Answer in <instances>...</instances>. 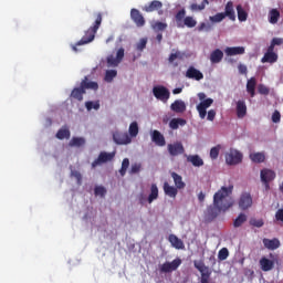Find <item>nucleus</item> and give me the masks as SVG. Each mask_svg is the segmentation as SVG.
Returning a JSON list of instances; mask_svg holds the SVG:
<instances>
[{
    "mask_svg": "<svg viewBox=\"0 0 283 283\" xmlns=\"http://www.w3.org/2000/svg\"><path fill=\"white\" fill-rule=\"evenodd\" d=\"M233 186L229 187H221L214 195H213V205L218 207V209L222 211H229L231 207L234 205L233 197Z\"/></svg>",
    "mask_w": 283,
    "mask_h": 283,
    "instance_id": "1",
    "label": "nucleus"
},
{
    "mask_svg": "<svg viewBox=\"0 0 283 283\" xmlns=\"http://www.w3.org/2000/svg\"><path fill=\"white\" fill-rule=\"evenodd\" d=\"M95 21L93 25L85 31L84 36L76 43V45H87V43H92L94 39H96V33L98 32V28L103 23V13L97 12L94 14Z\"/></svg>",
    "mask_w": 283,
    "mask_h": 283,
    "instance_id": "2",
    "label": "nucleus"
},
{
    "mask_svg": "<svg viewBox=\"0 0 283 283\" xmlns=\"http://www.w3.org/2000/svg\"><path fill=\"white\" fill-rule=\"evenodd\" d=\"M85 90H98V83L96 82H88L87 76L81 82L80 87L73 88L71 93V97L75 98V101H83V94H85Z\"/></svg>",
    "mask_w": 283,
    "mask_h": 283,
    "instance_id": "3",
    "label": "nucleus"
},
{
    "mask_svg": "<svg viewBox=\"0 0 283 283\" xmlns=\"http://www.w3.org/2000/svg\"><path fill=\"white\" fill-rule=\"evenodd\" d=\"M175 21L177 23V28H196L198 25V21L193 19V17H187V10L181 9L175 15Z\"/></svg>",
    "mask_w": 283,
    "mask_h": 283,
    "instance_id": "4",
    "label": "nucleus"
},
{
    "mask_svg": "<svg viewBox=\"0 0 283 283\" xmlns=\"http://www.w3.org/2000/svg\"><path fill=\"white\" fill-rule=\"evenodd\" d=\"M198 98L201 103L197 105V112L199 113L200 118L205 119L207 118V109L213 105V98H207V94L205 93H198Z\"/></svg>",
    "mask_w": 283,
    "mask_h": 283,
    "instance_id": "5",
    "label": "nucleus"
},
{
    "mask_svg": "<svg viewBox=\"0 0 283 283\" xmlns=\"http://www.w3.org/2000/svg\"><path fill=\"white\" fill-rule=\"evenodd\" d=\"M153 94L155 98H157V101H161V103H167L171 96L169 90L163 85L153 87Z\"/></svg>",
    "mask_w": 283,
    "mask_h": 283,
    "instance_id": "6",
    "label": "nucleus"
},
{
    "mask_svg": "<svg viewBox=\"0 0 283 283\" xmlns=\"http://www.w3.org/2000/svg\"><path fill=\"white\" fill-rule=\"evenodd\" d=\"M115 156H116V153H107V151L99 153L98 157L92 163V168L96 169L98 165L111 163V160H114Z\"/></svg>",
    "mask_w": 283,
    "mask_h": 283,
    "instance_id": "7",
    "label": "nucleus"
},
{
    "mask_svg": "<svg viewBox=\"0 0 283 283\" xmlns=\"http://www.w3.org/2000/svg\"><path fill=\"white\" fill-rule=\"evenodd\" d=\"M242 153L235 149H230V151L226 154L227 165H240V163H242Z\"/></svg>",
    "mask_w": 283,
    "mask_h": 283,
    "instance_id": "8",
    "label": "nucleus"
},
{
    "mask_svg": "<svg viewBox=\"0 0 283 283\" xmlns=\"http://www.w3.org/2000/svg\"><path fill=\"white\" fill-rule=\"evenodd\" d=\"M251 207H253V197H251V193H241L239 199V209L247 211V209H251Z\"/></svg>",
    "mask_w": 283,
    "mask_h": 283,
    "instance_id": "9",
    "label": "nucleus"
},
{
    "mask_svg": "<svg viewBox=\"0 0 283 283\" xmlns=\"http://www.w3.org/2000/svg\"><path fill=\"white\" fill-rule=\"evenodd\" d=\"M113 140L116 145H129L132 137L127 133L116 130L113 133Z\"/></svg>",
    "mask_w": 283,
    "mask_h": 283,
    "instance_id": "10",
    "label": "nucleus"
},
{
    "mask_svg": "<svg viewBox=\"0 0 283 283\" xmlns=\"http://www.w3.org/2000/svg\"><path fill=\"white\" fill-rule=\"evenodd\" d=\"M182 264V260L180 259H175L171 262H165L160 266V272L161 273H172V271H177L178 268Z\"/></svg>",
    "mask_w": 283,
    "mask_h": 283,
    "instance_id": "11",
    "label": "nucleus"
},
{
    "mask_svg": "<svg viewBox=\"0 0 283 283\" xmlns=\"http://www.w3.org/2000/svg\"><path fill=\"white\" fill-rule=\"evenodd\" d=\"M130 19L137 28H143L147 23L145 17L143 15V13H140L138 9L130 10Z\"/></svg>",
    "mask_w": 283,
    "mask_h": 283,
    "instance_id": "12",
    "label": "nucleus"
},
{
    "mask_svg": "<svg viewBox=\"0 0 283 283\" xmlns=\"http://www.w3.org/2000/svg\"><path fill=\"white\" fill-rule=\"evenodd\" d=\"M186 78H192V81H202V78H205V74H202L200 70L196 69V66H189L186 71Z\"/></svg>",
    "mask_w": 283,
    "mask_h": 283,
    "instance_id": "13",
    "label": "nucleus"
},
{
    "mask_svg": "<svg viewBox=\"0 0 283 283\" xmlns=\"http://www.w3.org/2000/svg\"><path fill=\"white\" fill-rule=\"evenodd\" d=\"M275 180V171L271 169H262L261 170V181L265 184L266 189H269V184Z\"/></svg>",
    "mask_w": 283,
    "mask_h": 283,
    "instance_id": "14",
    "label": "nucleus"
},
{
    "mask_svg": "<svg viewBox=\"0 0 283 283\" xmlns=\"http://www.w3.org/2000/svg\"><path fill=\"white\" fill-rule=\"evenodd\" d=\"M168 151L170 156H180V154H185V146H182V143L180 142L169 144Z\"/></svg>",
    "mask_w": 283,
    "mask_h": 283,
    "instance_id": "15",
    "label": "nucleus"
},
{
    "mask_svg": "<svg viewBox=\"0 0 283 283\" xmlns=\"http://www.w3.org/2000/svg\"><path fill=\"white\" fill-rule=\"evenodd\" d=\"M261 271L269 272L273 271V266H275V262L273 260L266 259L265 256H262L259 261Z\"/></svg>",
    "mask_w": 283,
    "mask_h": 283,
    "instance_id": "16",
    "label": "nucleus"
},
{
    "mask_svg": "<svg viewBox=\"0 0 283 283\" xmlns=\"http://www.w3.org/2000/svg\"><path fill=\"white\" fill-rule=\"evenodd\" d=\"M170 109L176 114H182L187 112V104L182 99H177L170 105Z\"/></svg>",
    "mask_w": 283,
    "mask_h": 283,
    "instance_id": "17",
    "label": "nucleus"
},
{
    "mask_svg": "<svg viewBox=\"0 0 283 283\" xmlns=\"http://www.w3.org/2000/svg\"><path fill=\"white\" fill-rule=\"evenodd\" d=\"M263 244L265 249H269V251H275L276 249H280V239H263Z\"/></svg>",
    "mask_w": 283,
    "mask_h": 283,
    "instance_id": "18",
    "label": "nucleus"
},
{
    "mask_svg": "<svg viewBox=\"0 0 283 283\" xmlns=\"http://www.w3.org/2000/svg\"><path fill=\"white\" fill-rule=\"evenodd\" d=\"M168 241L170 242L171 247L178 251L185 249V242H182V240L179 239L176 234H170Z\"/></svg>",
    "mask_w": 283,
    "mask_h": 283,
    "instance_id": "19",
    "label": "nucleus"
},
{
    "mask_svg": "<svg viewBox=\"0 0 283 283\" xmlns=\"http://www.w3.org/2000/svg\"><path fill=\"white\" fill-rule=\"evenodd\" d=\"M227 56H238L240 54H244L245 49L244 46H228L224 50Z\"/></svg>",
    "mask_w": 283,
    "mask_h": 283,
    "instance_id": "20",
    "label": "nucleus"
},
{
    "mask_svg": "<svg viewBox=\"0 0 283 283\" xmlns=\"http://www.w3.org/2000/svg\"><path fill=\"white\" fill-rule=\"evenodd\" d=\"M224 17H228L230 21H235V10L233 9V1H228L223 12Z\"/></svg>",
    "mask_w": 283,
    "mask_h": 283,
    "instance_id": "21",
    "label": "nucleus"
},
{
    "mask_svg": "<svg viewBox=\"0 0 283 283\" xmlns=\"http://www.w3.org/2000/svg\"><path fill=\"white\" fill-rule=\"evenodd\" d=\"M163 9V2L154 0L150 3L146 4L143 10L144 12H156V10Z\"/></svg>",
    "mask_w": 283,
    "mask_h": 283,
    "instance_id": "22",
    "label": "nucleus"
},
{
    "mask_svg": "<svg viewBox=\"0 0 283 283\" xmlns=\"http://www.w3.org/2000/svg\"><path fill=\"white\" fill-rule=\"evenodd\" d=\"M237 116L238 118H244L247 116V102L243 99L237 102Z\"/></svg>",
    "mask_w": 283,
    "mask_h": 283,
    "instance_id": "23",
    "label": "nucleus"
},
{
    "mask_svg": "<svg viewBox=\"0 0 283 283\" xmlns=\"http://www.w3.org/2000/svg\"><path fill=\"white\" fill-rule=\"evenodd\" d=\"M164 193L169 198H176L178 196V188L170 186L169 182L164 184Z\"/></svg>",
    "mask_w": 283,
    "mask_h": 283,
    "instance_id": "24",
    "label": "nucleus"
},
{
    "mask_svg": "<svg viewBox=\"0 0 283 283\" xmlns=\"http://www.w3.org/2000/svg\"><path fill=\"white\" fill-rule=\"evenodd\" d=\"M220 210L218 207H216V205L213 206H209L207 208V212H206V217L208 218V220H216V218H218V213H220Z\"/></svg>",
    "mask_w": 283,
    "mask_h": 283,
    "instance_id": "25",
    "label": "nucleus"
},
{
    "mask_svg": "<svg viewBox=\"0 0 283 283\" xmlns=\"http://www.w3.org/2000/svg\"><path fill=\"white\" fill-rule=\"evenodd\" d=\"M224 59V53L220 49H216L210 54V61L211 63H220Z\"/></svg>",
    "mask_w": 283,
    "mask_h": 283,
    "instance_id": "26",
    "label": "nucleus"
},
{
    "mask_svg": "<svg viewBox=\"0 0 283 283\" xmlns=\"http://www.w3.org/2000/svg\"><path fill=\"white\" fill-rule=\"evenodd\" d=\"M151 138H153V143L157 144L158 147H165V145H166L165 136H163V134H160V132L154 130Z\"/></svg>",
    "mask_w": 283,
    "mask_h": 283,
    "instance_id": "27",
    "label": "nucleus"
},
{
    "mask_svg": "<svg viewBox=\"0 0 283 283\" xmlns=\"http://www.w3.org/2000/svg\"><path fill=\"white\" fill-rule=\"evenodd\" d=\"M255 85H258V81L255 80V77H251L250 80H248L247 92L248 94H250L251 98L255 96Z\"/></svg>",
    "mask_w": 283,
    "mask_h": 283,
    "instance_id": "28",
    "label": "nucleus"
},
{
    "mask_svg": "<svg viewBox=\"0 0 283 283\" xmlns=\"http://www.w3.org/2000/svg\"><path fill=\"white\" fill-rule=\"evenodd\" d=\"M171 178L177 189H185L187 187V184L182 181V176L178 175V172H171Z\"/></svg>",
    "mask_w": 283,
    "mask_h": 283,
    "instance_id": "29",
    "label": "nucleus"
},
{
    "mask_svg": "<svg viewBox=\"0 0 283 283\" xmlns=\"http://www.w3.org/2000/svg\"><path fill=\"white\" fill-rule=\"evenodd\" d=\"M187 161L191 163L193 167H202L205 165V160H202L198 155H189L187 157Z\"/></svg>",
    "mask_w": 283,
    "mask_h": 283,
    "instance_id": "30",
    "label": "nucleus"
},
{
    "mask_svg": "<svg viewBox=\"0 0 283 283\" xmlns=\"http://www.w3.org/2000/svg\"><path fill=\"white\" fill-rule=\"evenodd\" d=\"M146 200H147L148 205H151V202H154V200H158V186L156 184L151 185L150 193Z\"/></svg>",
    "mask_w": 283,
    "mask_h": 283,
    "instance_id": "31",
    "label": "nucleus"
},
{
    "mask_svg": "<svg viewBox=\"0 0 283 283\" xmlns=\"http://www.w3.org/2000/svg\"><path fill=\"white\" fill-rule=\"evenodd\" d=\"M185 125H187V119L182 118H172L169 122L170 129H178L179 127H185Z\"/></svg>",
    "mask_w": 283,
    "mask_h": 283,
    "instance_id": "32",
    "label": "nucleus"
},
{
    "mask_svg": "<svg viewBox=\"0 0 283 283\" xmlns=\"http://www.w3.org/2000/svg\"><path fill=\"white\" fill-rule=\"evenodd\" d=\"M276 62H277V55L275 54V52H266L261 60V63H276Z\"/></svg>",
    "mask_w": 283,
    "mask_h": 283,
    "instance_id": "33",
    "label": "nucleus"
},
{
    "mask_svg": "<svg viewBox=\"0 0 283 283\" xmlns=\"http://www.w3.org/2000/svg\"><path fill=\"white\" fill-rule=\"evenodd\" d=\"M280 21V11L277 9H272L269 12V23L275 25Z\"/></svg>",
    "mask_w": 283,
    "mask_h": 283,
    "instance_id": "34",
    "label": "nucleus"
},
{
    "mask_svg": "<svg viewBox=\"0 0 283 283\" xmlns=\"http://www.w3.org/2000/svg\"><path fill=\"white\" fill-rule=\"evenodd\" d=\"M237 14H238L239 21L241 22H244L247 21V19H249V13H247L242 4L237 6Z\"/></svg>",
    "mask_w": 283,
    "mask_h": 283,
    "instance_id": "35",
    "label": "nucleus"
},
{
    "mask_svg": "<svg viewBox=\"0 0 283 283\" xmlns=\"http://www.w3.org/2000/svg\"><path fill=\"white\" fill-rule=\"evenodd\" d=\"M207 6H209V0H202L200 4L192 3L190 10H192V12H201Z\"/></svg>",
    "mask_w": 283,
    "mask_h": 283,
    "instance_id": "36",
    "label": "nucleus"
},
{
    "mask_svg": "<svg viewBox=\"0 0 283 283\" xmlns=\"http://www.w3.org/2000/svg\"><path fill=\"white\" fill-rule=\"evenodd\" d=\"M70 147H83L85 145V138L83 137H73L70 143Z\"/></svg>",
    "mask_w": 283,
    "mask_h": 283,
    "instance_id": "37",
    "label": "nucleus"
},
{
    "mask_svg": "<svg viewBox=\"0 0 283 283\" xmlns=\"http://www.w3.org/2000/svg\"><path fill=\"white\" fill-rule=\"evenodd\" d=\"M250 159L252 163H264L266 160V157L263 153H253L250 155Z\"/></svg>",
    "mask_w": 283,
    "mask_h": 283,
    "instance_id": "38",
    "label": "nucleus"
},
{
    "mask_svg": "<svg viewBox=\"0 0 283 283\" xmlns=\"http://www.w3.org/2000/svg\"><path fill=\"white\" fill-rule=\"evenodd\" d=\"M70 135L71 134H70V129L69 128H61V129L57 130L55 136H56V138L59 140H64V138L69 139Z\"/></svg>",
    "mask_w": 283,
    "mask_h": 283,
    "instance_id": "39",
    "label": "nucleus"
},
{
    "mask_svg": "<svg viewBox=\"0 0 283 283\" xmlns=\"http://www.w3.org/2000/svg\"><path fill=\"white\" fill-rule=\"evenodd\" d=\"M247 222V214L240 213L238 218L234 219L233 221V227L238 229L239 227H242Z\"/></svg>",
    "mask_w": 283,
    "mask_h": 283,
    "instance_id": "40",
    "label": "nucleus"
},
{
    "mask_svg": "<svg viewBox=\"0 0 283 283\" xmlns=\"http://www.w3.org/2000/svg\"><path fill=\"white\" fill-rule=\"evenodd\" d=\"M128 133H129V136H132V138H136L138 136V123L137 122L130 123Z\"/></svg>",
    "mask_w": 283,
    "mask_h": 283,
    "instance_id": "41",
    "label": "nucleus"
},
{
    "mask_svg": "<svg viewBox=\"0 0 283 283\" xmlns=\"http://www.w3.org/2000/svg\"><path fill=\"white\" fill-rule=\"evenodd\" d=\"M118 72L116 70H108L105 74V81L106 83H112L114 78H116Z\"/></svg>",
    "mask_w": 283,
    "mask_h": 283,
    "instance_id": "42",
    "label": "nucleus"
},
{
    "mask_svg": "<svg viewBox=\"0 0 283 283\" xmlns=\"http://www.w3.org/2000/svg\"><path fill=\"white\" fill-rule=\"evenodd\" d=\"M224 19H227V17L223 14V12L217 13L212 17H210V21L212 23H220L222 21H224Z\"/></svg>",
    "mask_w": 283,
    "mask_h": 283,
    "instance_id": "43",
    "label": "nucleus"
},
{
    "mask_svg": "<svg viewBox=\"0 0 283 283\" xmlns=\"http://www.w3.org/2000/svg\"><path fill=\"white\" fill-rule=\"evenodd\" d=\"M250 224L251 227H256V229H262L264 227V220L252 218L250 219Z\"/></svg>",
    "mask_w": 283,
    "mask_h": 283,
    "instance_id": "44",
    "label": "nucleus"
},
{
    "mask_svg": "<svg viewBox=\"0 0 283 283\" xmlns=\"http://www.w3.org/2000/svg\"><path fill=\"white\" fill-rule=\"evenodd\" d=\"M153 29L158 32H165L167 30V23L157 21L153 24Z\"/></svg>",
    "mask_w": 283,
    "mask_h": 283,
    "instance_id": "45",
    "label": "nucleus"
},
{
    "mask_svg": "<svg viewBox=\"0 0 283 283\" xmlns=\"http://www.w3.org/2000/svg\"><path fill=\"white\" fill-rule=\"evenodd\" d=\"M85 107L88 112H92V109H101V104L98 102H86Z\"/></svg>",
    "mask_w": 283,
    "mask_h": 283,
    "instance_id": "46",
    "label": "nucleus"
},
{
    "mask_svg": "<svg viewBox=\"0 0 283 283\" xmlns=\"http://www.w3.org/2000/svg\"><path fill=\"white\" fill-rule=\"evenodd\" d=\"M147 48V38H142L139 42L136 44L137 52H143Z\"/></svg>",
    "mask_w": 283,
    "mask_h": 283,
    "instance_id": "47",
    "label": "nucleus"
},
{
    "mask_svg": "<svg viewBox=\"0 0 283 283\" xmlns=\"http://www.w3.org/2000/svg\"><path fill=\"white\" fill-rule=\"evenodd\" d=\"M218 156H220V146L212 147L210 149V158L217 160Z\"/></svg>",
    "mask_w": 283,
    "mask_h": 283,
    "instance_id": "48",
    "label": "nucleus"
},
{
    "mask_svg": "<svg viewBox=\"0 0 283 283\" xmlns=\"http://www.w3.org/2000/svg\"><path fill=\"white\" fill-rule=\"evenodd\" d=\"M258 92H259V94H262L263 96H269L271 90H269V87L264 84H259Z\"/></svg>",
    "mask_w": 283,
    "mask_h": 283,
    "instance_id": "49",
    "label": "nucleus"
},
{
    "mask_svg": "<svg viewBox=\"0 0 283 283\" xmlns=\"http://www.w3.org/2000/svg\"><path fill=\"white\" fill-rule=\"evenodd\" d=\"M227 258H229V249L222 248L218 253V259L224 261Z\"/></svg>",
    "mask_w": 283,
    "mask_h": 283,
    "instance_id": "50",
    "label": "nucleus"
},
{
    "mask_svg": "<svg viewBox=\"0 0 283 283\" xmlns=\"http://www.w3.org/2000/svg\"><path fill=\"white\" fill-rule=\"evenodd\" d=\"M119 60L114 57L113 55H109L107 57V64L111 66V67H117V65L119 64Z\"/></svg>",
    "mask_w": 283,
    "mask_h": 283,
    "instance_id": "51",
    "label": "nucleus"
},
{
    "mask_svg": "<svg viewBox=\"0 0 283 283\" xmlns=\"http://www.w3.org/2000/svg\"><path fill=\"white\" fill-rule=\"evenodd\" d=\"M94 191H95V196H101L102 198H104L105 193H107V190L103 186L95 187Z\"/></svg>",
    "mask_w": 283,
    "mask_h": 283,
    "instance_id": "52",
    "label": "nucleus"
},
{
    "mask_svg": "<svg viewBox=\"0 0 283 283\" xmlns=\"http://www.w3.org/2000/svg\"><path fill=\"white\" fill-rule=\"evenodd\" d=\"M282 120V114H280V111H274L272 114V123H280Z\"/></svg>",
    "mask_w": 283,
    "mask_h": 283,
    "instance_id": "53",
    "label": "nucleus"
},
{
    "mask_svg": "<svg viewBox=\"0 0 283 283\" xmlns=\"http://www.w3.org/2000/svg\"><path fill=\"white\" fill-rule=\"evenodd\" d=\"M71 176L77 180V185H81L83 176L78 172V170L71 171Z\"/></svg>",
    "mask_w": 283,
    "mask_h": 283,
    "instance_id": "54",
    "label": "nucleus"
},
{
    "mask_svg": "<svg viewBox=\"0 0 283 283\" xmlns=\"http://www.w3.org/2000/svg\"><path fill=\"white\" fill-rule=\"evenodd\" d=\"M142 167L143 166L140 164H133L130 167V174H139Z\"/></svg>",
    "mask_w": 283,
    "mask_h": 283,
    "instance_id": "55",
    "label": "nucleus"
},
{
    "mask_svg": "<svg viewBox=\"0 0 283 283\" xmlns=\"http://www.w3.org/2000/svg\"><path fill=\"white\" fill-rule=\"evenodd\" d=\"M197 30L198 32H203V30H206V32H209V30H211V27H209L206 22H201Z\"/></svg>",
    "mask_w": 283,
    "mask_h": 283,
    "instance_id": "56",
    "label": "nucleus"
},
{
    "mask_svg": "<svg viewBox=\"0 0 283 283\" xmlns=\"http://www.w3.org/2000/svg\"><path fill=\"white\" fill-rule=\"evenodd\" d=\"M116 59L119 60V63L125 59V49L120 48L117 51Z\"/></svg>",
    "mask_w": 283,
    "mask_h": 283,
    "instance_id": "57",
    "label": "nucleus"
},
{
    "mask_svg": "<svg viewBox=\"0 0 283 283\" xmlns=\"http://www.w3.org/2000/svg\"><path fill=\"white\" fill-rule=\"evenodd\" d=\"M207 119H208V120H211V122L216 120V112H214L213 109H210V111L208 112V117H207Z\"/></svg>",
    "mask_w": 283,
    "mask_h": 283,
    "instance_id": "58",
    "label": "nucleus"
},
{
    "mask_svg": "<svg viewBox=\"0 0 283 283\" xmlns=\"http://www.w3.org/2000/svg\"><path fill=\"white\" fill-rule=\"evenodd\" d=\"M122 168L129 169V158H124L122 161Z\"/></svg>",
    "mask_w": 283,
    "mask_h": 283,
    "instance_id": "59",
    "label": "nucleus"
},
{
    "mask_svg": "<svg viewBox=\"0 0 283 283\" xmlns=\"http://www.w3.org/2000/svg\"><path fill=\"white\" fill-rule=\"evenodd\" d=\"M272 43H273L274 45H282L283 39H282V38H273V39H272Z\"/></svg>",
    "mask_w": 283,
    "mask_h": 283,
    "instance_id": "60",
    "label": "nucleus"
},
{
    "mask_svg": "<svg viewBox=\"0 0 283 283\" xmlns=\"http://www.w3.org/2000/svg\"><path fill=\"white\" fill-rule=\"evenodd\" d=\"M238 70H239V72H240V74H247V65L240 64V65L238 66Z\"/></svg>",
    "mask_w": 283,
    "mask_h": 283,
    "instance_id": "61",
    "label": "nucleus"
},
{
    "mask_svg": "<svg viewBox=\"0 0 283 283\" xmlns=\"http://www.w3.org/2000/svg\"><path fill=\"white\" fill-rule=\"evenodd\" d=\"M176 59H178V53H171L169 55L168 61H169V63H174V61H176Z\"/></svg>",
    "mask_w": 283,
    "mask_h": 283,
    "instance_id": "62",
    "label": "nucleus"
},
{
    "mask_svg": "<svg viewBox=\"0 0 283 283\" xmlns=\"http://www.w3.org/2000/svg\"><path fill=\"white\" fill-rule=\"evenodd\" d=\"M205 198H206L205 192L200 191L199 195H198L199 202H205Z\"/></svg>",
    "mask_w": 283,
    "mask_h": 283,
    "instance_id": "63",
    "label": "nucleus"
},
{
    "mask_svg": "<svg viewBox=\"0 0 283 283\" xmlns=\"http://www.w3.org/2000/svg\"><path fill=\"white\" fill-rule=\"evenodd\" d=\"M147 202V198H145V195L139 196V205H145Z\"/></svg>",
    "mask_w": 283,
    "mask_h": 283,
    "instance_id": "64",
    "label": "nucleus"
}]
</instances>
